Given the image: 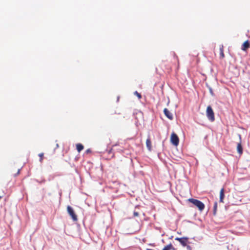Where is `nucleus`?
<instances>
[{"label":"nucleus","mask_w":250,"mask_h":250,"mask_svg":"<svg viewBox=\"0 0 250 250\" xmlns=\"http://www.w3.org/2000/svg\"><path fill=\"white\" fill-rule=\"evenodd\" d=\"M189 202L192 203L200 210L202 211L205 208V205L201 201L193 198L188 199Z\"/></svg>","instance_id":"f257e3e1"},{"label":"nucleus","mask_w":250,"mask_h":250,"mask_svg":"<svg viewBox=\"0 0 250 250\" xmlns=\"http://www.w3.org/2000/svg\"><path fill=\"white\" fill-rule=\"evenodd\" d=\"M206 115L208 120L211 122H213L215 120L214 113L210 105L208 106L207 108Z\"/></svg>","instance_id":"f03ea898"},{"label":"nucleus","mask_w":250,"mask_h":250,"mask_svg":"<svg viewBox=\"0 0 250 250\" xmlns=\"http://www.w3.org/2000/svg\"><path fill=\"white\" fill-rule=\"evenodd\" d=\"M170 142L172 145L177 146L179 143V139L178 136L174 133L172 132L170 137Z\"/></svg>","instance_id":"7ed1b4c3"},{"label":"nucleus","mask_w":250,"mask_h":250,"mask_svg":"<svg viewBox=\"0 0 250 250\" xmlns=\"http://www.w3.org/2000/svg\"><path fill=\"white\" fill-rule=\"evenodd\" d=\"M175 240L179 242V243L183 246L186 247L189 244L188 238L184 237L182 238L177 237Z\"/></svg>","instance_id":"20e7f679"},{"label":"nucleus","mask_w":250,"mask_h":250,"mask_svg":"<svg viewBox=\"0 0 250 250\" xmlns=\"http://www.w3.org/2000/svg\"><path fill=\"white\" fill-rule=\"evenodd\" d=\"M67 212L70 215V216L71 217L72 219L74 221H77V216L75 213V212L73 208L69 206H68L67 208Z\"/></svg>","instance_id":"39448f33"},{"label":"nucleus","mask_w":250,"mask_h":250,"mask_svg":"<svg viewBox=\"0 0 250 250\" xmlns=\"http://www.w3.org/2000/svg\"><path fill=\"white\" fill-rule=\"evenodd\" d=\"M164 113L165 116L169 120H171L173 119V115L167 109L165 108L164 110Z\"/></svg>","instance_id":"423d86ee"},{"label":"nucleus","mask_w":250,"mask_h":250,"mask_svg":"<svg viewBox=\"0 0 250 250\" xmlns=\"http://www.w3.org/2000/svg\"><path fill=\"white\" fill-rule=\"evenodd\" d=\"M249 47L250 42L248 41H246L243 43L241 49L243 51H246Z\"/></svg>","instance_id":"0eeeda50"},{"label":"nucleus","mask_w":250,"mask_h":250,"mask_svg":"<svg viewBox=\"0 0 250 250\" xmlns=\"http://www.w3.org/2000/svg\"><path fill=\"white\" fill-rule=\"evenodd\" d=\"M146 147H147V149H148V150L151 151V148H152V146H151V140H150V138L149 137H148V138L146 140Z\"/></svg>","instance_id":"6e6552de"},{"label":"nucleus","mask_w":250,"mask_h":250,"mask_svg":"<svg viewBox=\"0 0 250 250\" xmlns=\"http://www.w3.org/2000/svg\"><path fill=\"white\" fill-rule=\"evenodd\" d=\"M224 192H225V189L224 188H222L220 191V197H219L220 202H221V203L224 202L223 200H224V198L225 197Z\"/></svg>","instance_id":"1a4fd4ad"},{"label":"nucleus","mask_w":250,"mask_h":250,"mask_svg":"<svg viewBox=\"0 0 250 250\" xmlns=\"http://www.w3.org/2000/svg\"><path fill=\"white\" fill-rule=\"evenodd\" d=\"M237 152L240 154H242V153H243V147H242V146L241 145V142H240L239 143H238L237 144Z\"/></svg>","instance_id":"9d476101"},{"label":"nucleus","mask_w":250,"mask_h":250,"mask_svg":"<svg viewBox=\"0 0 250 250\" xmlns=\"http://www.w3.org/2000/svg\"><path fill=\"white\" fill-rule=\"evenodd\" d=\"M175 248L171 244L166 246L162 250H174Z\"/></svg>","instance_id":"9b49d317"},{"label":"nucleus","mask_w":250,"mask_h":250,"mask_svg":"<svg viewBox=\"0 0 250 250\" xmlns=\"http://www.w3.org/2000/svg\"><path fill=\"white\" fill-rule=\"evenodd\" d=\"M83 146L81 144H77L76 145V149L78 152H80L83 149Z\"/></svg>","instance_id":"f8f14e48"},{"label":"nucleus","mask_w":250,"mask_h":250,"mask_svg":"<svg viewBox=\"0 0 250 250\" xmlns=\"http://www.w3.org/2000/svg\"><path fill=\"white\" fill-rule=\"evenodd\" d=\"M219 51H220V57L221 58H224L225 57V55H224V46H223V45H221L220 47Z\"/></svg>","instance_id":"ddd939ff"},{"label":"nucleus","mask_w":250,"mask_h":250,"mask_svg":"<svg viewBox=\"0 0 250 250\" xmlns=\"http://www.w3.org/2000/svg\"><path fill=\"white\" fill-rule=\"evenodd\" d=\"M217 202H215L213 206V214L214 215H216V212H217Z\"/></svg>","instance_id":"4468645a"},{"label":"nucleus","mask_w":250,"mask_h":250,"mask_svg":"<svg viewBox=\"0 0 250 250\" xmlns=\"http://www.w3.org/2000/svg\"><path fill=\"white\" fill-rule=\"evenodd\" d=\"M43 153H41L39 154V156L40 157V162H42V160H43Z\"/></svg>","instance_id":"2eb2a0df"},{"label":"nucleus","mask_w":250,"mask_h":250,"mask_svg":"<svg viewBox=\"0 0 250 250\" xmlns=\"http://www.w3.org/2000/svg\"><path fill=\"white\" fill-rule=\"evenodd\" d=\"M139 214L138 212L134 211V212H133V216L134 217H138V216H139Z\"/></svg>","instance_id":"dca6fc26"},{"label":"nucleus","mask_w":250,"mask_h":250,"mask_svg":"<svg viewBox=\"0 0 250 250\" xmlns=\"http://www.w3.org/2000/svg\"><path fill=\"white\" fill-rule=\"evenodd\" d=\"M135 93L136 94V95L138 96L139 98H141V95L140 93H138L137 91H136Z\"/></svg>","instance_id":"f3484780"},{"label":"nucleus","mask_w":250,"mask_h":250,"mask_svg":"<svg viewBox=\"0 0 250 250\" xmlns=\"http://www.w3.org/2000/svg\"><path fill=\"white\" fill-rule=\"evenodd\" d=\"M187 249L188 250H191V248L190 246H189L188 245L187 246Z\"/></svg>","instance_id":"a211bd4d"},{"label":"nucleus","mask_w":250,"mask_h":250,"mask_svg":"<svg viewBox=\"0 0 250 250\" xmlns=\"http://www.w3.org/2000/svg\"><path fill=\"white\" fill-rule=\"evenodd\" d=\"M91 152V150L90 149H87L86 151H85V153H90Z\"/></svg>","instance_id":"6ab92c4d"},{"label":"nucleus","mask_w":250,"mask_h":250,"mask_svg":"<svg viewBox=\"0 0 250 250\" xmlns=\"http://www.w3.org/2000/svg\"><path fill=\"white\" fill-rule=\"evenodd\" d=\"M112 151V149H110L109 150H108V153L109 154L111 153Z\"/></svg>","instance_id":"aec40b11"},{"label":"nucleus","mask_w":250,"mask_h":250,"mask_svg":"<svg viewBox=\"0 0 250 250\" xmlns=\"http://www.w3.org/2000/svg\"><path fill=\"white\" fill-rule=\"evenodd\" d=\"M115 156V155L114 153L112 154V156H111V158H114Z\"/></svg>","instance_id":"412c9836"},{"label":"nucleus","mask_w":250,"mask_h":250,"mask_svg":"<svg viewBox=\"0 0 250 250\" xmlns=\"http://www.w3.org/2000/svg\"><path fill=\"white\" fill-rule=\"evenodd\" d=\"M2 198V196H0V199Z\"/></svg>","instance_id":"4be33fe9"}]
</instances>
